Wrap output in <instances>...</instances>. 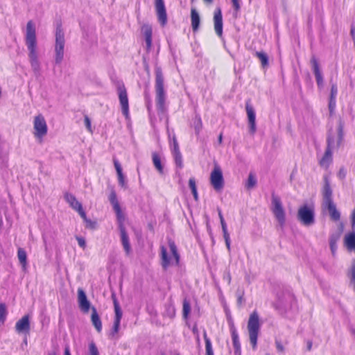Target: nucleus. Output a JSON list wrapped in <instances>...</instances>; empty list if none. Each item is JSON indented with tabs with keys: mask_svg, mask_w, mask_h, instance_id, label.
<instances>
[{
	"mask_svg": "<svg viewBox=\"0 0 355 355\" xmlns=\"http://www.w3.org/2000/svg\"><path fill=\"white\" fill-rule=\"evenodd\" d=\"M155 101L160 112L165 110L166 92L164 87V76L159 67L155 69Z\"/></svg>",
	"mask_w": 355,
	"mask_h": 355,
	"instance_id": "7ed1b4c3",
	"label": "nucleus"
},
{
	"mask_svg": "<svg viewBox=\"0 0 355 355\" xmlns=\"http://www.w3.org/2000/svg\"><path fill=\"white\" fill-rule=\"evenodd\" d=\"M17 257L22 268L26 269L27 266V254L24 249L21 248H18Z\"/></svg>",
	"mask_w": 355,
	"mask_h": 355,
	"instance_id": "cd10ccee",
	"label": "nucleus"
},
{
	"mask_svg": "<svg viewBox=\"0 0 355 355\" xmlns=\"http://www.w3.org/2000/svg\"><path fill=\"white\" fill-rule=\"evenodd\" d=\"M347 276L349 278L350 284L353 285L355 289V258L352 261L350 268L347 272Z\"/></svg>",
	"mask_w": 355,
	"mask_h": 355,
	"instance_id": "c756f323",
	"label": "nucleus"
},
{
	"mask_svg": "<svg viewBox=\"0 0 355 355\" xmlns=\"http://www.w3.org/2000/svg\"><path fill=\"white\" fill-rule=\"evenodd\" d=\"M256 56L259 59L263 67H266L268 65V58L266 53L264 52H256Z\"/></svg>",
	"mask_w": 355,
	"mask_h": 355,
	"instance_id": "f704fd0d",
	"label": "nucleus"
},
{
	"mask_svg": "<svg viewBox=\"0 0 355 355\" xmlns=\"http://www.w3.org/2000/svg\"><path fill=\"white\" fill-rule=\"evenodd\" d=\"M189 188L191 190V192H192V194L193 196L194 200L196 201H198V191H197L196 180H195V179L193 178H191L189 179Z\"/></svg>",
	"mask_w": 355,
	"mask_h": 355,
	"instance_id": "72a5a7b5",
	"label": "nucleus"
},
{
	"mask_svg": "<svg viewBox=\"0 0 355 355\" xmlns=\"http://www.w3.org/2000/svg\"><path fill=\"white\" fill-rule=\"evenodd\" d=\"M214 22L215 32L220 37L223 34V17L220 8H216L214 12Z\"/></svg>",
	"mask_w": 355,
	"mask_h": 355,
	"instance_id": "a211bd4d",
	"label": "nucleus"
},
{
	"mask_svg": "<svg viewBox=\"0 0 355 355\" xmlns=\"http://www.w3.org/2000/svg\"><path fill=\"white\" fill-rule=\"evenodd\" d=\"M112 298L113 300V304H114V309L120 308L119 304V302L117 301V299H116V297L114 294H112Z\"/></svg>",
	"mask_w": 355,
	"mask_h": 355,
	"instance_id": "603ef678",
	"label": "nucleus"
},
{
	"mask_svg": "<svg viewBox=\"0 0 355 355\" xmlns=\"http://www.w3.org/2000/svg\"><path fill=\"white\" fill-rule=\"evenodd\" d=\"M343 123L340 121L336 134L330 133L327 139V147L323 157L320 161L322 167L327 168L332 161V150L338 148L343 138Z\"/></svg>",
	"mask_w": 355,
	"mask_h": 355,
	"instance_id": "f03ea898",
	"label": "nucleus"
},
{
	"mask_svg": "<svg viewBox=\"0 0 355 355\" xmlns=\"http://www.w3.org/2000/svg\"><path fill=\"white\" fill-rule=\"evenodd\" d=\"M270 210L277 221L279 226L283 228L285 226L286 220V211L281 198L275 194L272 195Z\"/></svg>",
	"mask_w": 355,
	"mask_h": 355,
	"instance_id": "423d86ee",
	"label": "nucleus"
},
{
	"mask_svg": "<svg viewBox=\"0 0 355 355\" xmlns=\"http://www.w3.org/2000/svg\"><path fill=\"white\" fill-rule=\"evenodd\" d=\"M25 42L28 50V58L31 65L34 70L39 68V61L37 52V37L35 24L32 20L27 22Z\"/></svg>",
	"mask_w": 355,
	"mask_h": 355,
	"instance_id": "f257e3e1",
	"label": "nucleus"
},
{
	"mask_svg": "<svg viewBox=\"0 0 355 355\" xmlns=\"http://www.w3.org/2000/svg\"><path fill=\"white\" fill-rule=\"evenodd\" d=\"M223 238L225 239V245L228 250V251H230L231 250V242H230V234H227V235H224L223 236Z\"/></svg>",
	"mask_w": 355,
	"mask_h": 355,
	"instance_id": "49530a36",
	"label": "nucleus"
},
{
	"mask_svg": "<svg viewBox=\"0 0 355 355\" xmlns=\"http://www.w3.org/2000/svg\"><path fill=\"white\" fill-rule=\"evenodd\" d=\"M78 301L79 307L85 313L89 311V302L87 299L86 294L83 289L79 288L78 289Z\"/></svg>",
	"mask_w": 355,
	"mask_h": 355,
	"instance_id": "6ab92c4d",
	"label": "nucleus"
},
{
	"mask_svg": "<svg viewBox=\"0 0 355 355\" xmlns=\"http://www.w3.org/2000/svg\"><path fill=\"white\" fill-rule=\"evenodd\" d=\"M275 345L277 347V349L279 352L283 353L284 352V347L282 344V343L279 340L275 341Z\"/></svg>",
	"mask_w": 355,
	"mask_h": 355,
	"instance_id": "de8ad7c7",
	"label": "nucleus"
},
{
	"mask_svg": "<svg viewBox=\"0 0 355 355\" xmlns=\"http://www.w3.org/2000/svg\"><path fill=\"white\" fill-rule=\"evenodd\" d=\"M234 8L236 10H239L240 9L239 0H232Z\"/></svg>",
	"mask_w": 355,
	"mask_h": 355,
	"instance_id": "864d4df0",
	"label": "nucleus"
},
{
	"mask_svg": "<svg viewBox=\"0 0 355 355\" xmlns=\"http://www.w3.org/2000/svg\"><path fill=\"white\" fill-rule=\"evenodd\" d=\"M245 110L248 116L250 132L254 135L257 130L255 111L249 103H247L245 105Z\"/></svg>",
	"mask_w": 355,
	"mask_h": 355,
	"instance_id": "dca6fc26",
	"label": "nucleus"
},
{
	"mask_svg": "<svg viewBox=\"0 0 355 355\" xmlns=\"http://www.w3.org/2000/svg\"><path fill=\"white\" fill-rule=\"evenodd\" d=\"M85 126L89 129V116H85Z\"/></svg>",
	"mask_w": 355,
	"mask_h": 355,
	"instance_id": "6e6d98bb",
	"label": "nucleus"
},
{
	"mask_svg": "<svg viewBox=\"0 0 355 355\" xmlns=\"http://www.w3.org/2000/svg\"><path fill=\"white\" fill-rule=\"evenodd\" d=\"M338 175H339L340 178H343L345 176V171H344L343 170H342V169H341V170H340L339 173H338Z\"/></svg>",
	"mask_w": 355,
	"mask_h": 355,
	"instance_id": "4d7b16f0",
	"label": "nucleus"
},
{
	"mask_svg": "<svg viewBox=\"0 0 355 355\" xmlns=\"http://www.w3.org/2000/svg\"><path fill=\"white\" fill-rule=\"evenodd\" d=\"M297 220L305 227L312 226L315 223V209L313 205H303L297 212Z\"/></svg>",
	"mask_w": 355,
	"mask_h": 355,
	"instance_id": "39448f33",
	"label": "nucleus"
},
{
	"mask_svg": "<svg viewBox=\"0 0 355 355\" xmlns=\"http://www.w3.org/2000/svg\"><path fill=\"white\" fill-rule=\"evenodd\" d=\"M311 343H309V345H308V349H309V350H310V349H311Z\"/></svg>",
	"mask_w": 355,
	"mask_h": 355,
	"instance_id": "338daca9",
	"label": "nucleus"
},
{
	"mask_svg": "<svg viewBox=\"0 0 355 355\" xmlns=\"http://www.w3.org/2000/svg\"><path fill=\"white\" fill-rule=\"evenodd\" d=\"M120 322H119V321L114 320V324H113V328H112V335L118 333V331L119 330Z\"/></svg>",
	"mask_w": 355,
	"mask_h": 355,
	"instance_id": "c03bdc74",
	"label": "nucleus"
},
{
	"mask_svg": "<svg viewBox=\"0 0 355 355\" xmlns=\"http://www.w3.org/2000/svg\"><path fill=\"white\" fill-rule=\"evenodd\" d=\"M232 341L234 347L235 349V355H241V347L239 340V336L235 331L232 333Z\"/></svg>",
	"mask_w": 355,
	"mask_h": 355,
	"instance_id": "7c9ffc66",
	"label": "nucleus"
},
{
	"mask_svg": "<svg viewBox=\"0 0 355 355\" xmlns=\"http://www.w3.org/2000/svg\"><path fill=\"white\" fill-rule=\"evenodd\" d=\"M8 315L6 305L0 303V323L3 324Z\"/></svg>",
	"mask_w": 355,
	"mask_h": 355,
	"instance_id": "c9c22d12",
	"label": "nucleus"
},
{
	"mask_svg": "<svg viewBox=\"0 0 355 355\" xmlns=\"http://www.w3.org/2000/svg\"><path fill=\"white\" fill-rule=\"evenodd\" d=\"M77 241H78V245L82 247V248H85L86 246V242L85 241L84 239L81 238V237H77Z\"/></svg>",
	"mask_w": 355,
	"mask_h": 355,
	"instance_id": "3c124183",
	"label": "nucleus"
},
{
	"mask_svg": "<svg viewBox=\"0 0 355 355\" xmlns=\"http://www.w3.org/2000/svg\"><path fill=\"white\" fill-rule=\"evenodd\" d=\"M177 151H180L179 146L175 137H173L172 143V153Z\"/></svg>",
	"mask_w": 355,
	"mask_h": 355,
	"instance_id": "79ce46f5",
	"label": "nucleus"
},
{
	"mask_svg": "<svg viewBox=\"0 0 355 355\" xmlns=\"http://www.w3.org/2000/svg\"><path fill=\"white\" fill-rule=\"evenodd\" d=\"M190 304L189 302L184 300L183 302V316L187 318L190 312Z\"/></svg>",
	"mask_w": 355,
	"mask_h": 355,
	"instance_id": "58836bf2",
	"label": "nucleus"
},
{
	"mask_svg": "<svg viewBox=\"0 0 355 355\" xmlns=\"http://www.w3.org/2000/svg\"><path fill=\"white\" fill-rule=\"evenodd\" d=\"M257 184V180L254 175L252 173H250L248 178V181L246 184L247 189H250L254 188Z\"/></svg>",
	"mask_w": 355,
	"mask_h": 355,
	"instance_id": "4c0bfd02",
	"label": "nucleus"
},
{
	"mask_svg": "<svg viewBox=\"0 0 355 355\" xmlns=\"http://www.w3.org/2000/svg\"><path fill=\"white\" fill-rule=\"evenodd\" d=\"M324 184L322 189V194L323 197V205L333 202L332 189L329 178L327 175L323 178Z\"/></svg>",
	"mask_w": 355,
	"mask_h": 355,
	"instance_id": "2eb2a0df",
	"label": "nucleus"
},
{
	"mask_svg": "<svg viewBox=\"0 0 355 355\" xmlns=\"http://www.w3.org/2000/svg\"><path fill=\"white\" fill-rule=\"evenodd\" d=\"M170 255L164 246L161 247V264L164 269L173 265H178L180 260V256L178 253L177 248L175 243L172 241L168 242Z\"/></svg>",
	"mask_w": 355,
	"mask_h": 355,
	"instance_id": "20e7f679",
	"label": "nucleus"
},
{
	"mask_svg": "<svg viewBox=\"0 0 355 355\" xmlns=\"http://www.w3.org/2000/svg\"><path fill=\"white\" fill-rule=\"evenodd\" d=\"M222 139H223V136H222V135L220 134V135H219V137H218V141H219L220 143H221V142H222Z\"/></svg>",
	"mask_w": 355,
	"mask_h": 355,
	"instance_id": "680f3d73",
	"label": "nucleus"
},
{
	"mask_svg": "<svg viewBox=\"0 0 355 355\" xmlns=\"http://www.w3.org/2000/svg\"><path fill=\"white\" fill-rule=\"evenodd\" d=\"M203 1L207 3H211L213 2V0H203Z\"/></svg>",
	"mask_w": 355,
	"mask_h": 355,
	"instance_id": "0e129e2a",
	"label": "nucleus"
},
{
	"mask_svg": "<svg viewBox=\"0 0 355 355\" xmlns=\"http://www.w3.org/2000/svg\"><path fill=\"white\" fill-rule=\"evenodd\" d=\"M336 107V99H329V109L330 114H332Z\"/></svg>",
	"mask_w": 355,
	"mask_h": 355,
	"instance_id": "37998d69",
	"label": "nucleus"
},
{
	"mask_svg": "<svg viewBox=\"0 0 355 355\" xmlns=\"http://www.w3.org/2000/svg\"><path fill=\"white\" fill-rule=\"evenodd\" d=\"M338 92L337 86L334 84L331 87V94H330V99H336V95Z\"/></svg>",
	"mask_w": 355,
	"mask_h": 355,
	"instance_id": "ea45409f",
	"label": "nucleus"
},
{
	"mask_svg": "<svg viewBox=\"0 0 355 355\" xmlns=\"http://www.w3.org/2000/svg\"><path fill=\"white\" fill-rule=\"evenodd\" d=\"M114 313H115V318H114V320L115 321H119L121 322V319L122 318V311L121 309V308H119V309H114Z\"/></svg>",
	"mask_w": 355,
	"mask_h": 355,
	"instance_id": "a19ab883",
	"label": "nucleus"
},
{
	"mask_svg": "<svg viewBox=\"0 0 355 355\" xmlns=\"http://www.w3.org/2000/svg\"><path fill=\"white\" fill-rule=\"evenodd\" d=\"M172 153H173V155L174 157L175 164L180 168H182L183 166V163H182V155H181L180 151L173 152Z\"/></svg>",
	"mask_w": 355,
	"mask_h": 355,
	"instance_id": "e433bc0d",
	"label": "nucleus"
},
{
	"mask_svg": "<svg viewBox=\"0 0 355 355\" xmlns=\"http://www.w3.org/2000/svg\"><path fill=\"white\" fill-rule=\"evenodd\" d=\"M119 223V228L120 231V235H121V241L122 243V245L123 247L124 250L125 251L126 254H129L131 251V247L129 242V237L128 235L125 231V228L124 226V219L117 220Z\"/></svg>",
	"mask_w": 355,
	"mask_h": 355,
	"instance_id": "4468645a",
	"label": "nucleus"
},
{
	"mask_svg": "<svg viewBox=\"0 0 355 355\" xmlns=\"http://www.w3.org/2000/svg\"><path fill=\"white\" fill-rule=\"evenodd\" d=\"M64 355H71L70 348L69 345L65 346Z\"/></svg>",
	"mask_w": 355,
	"mask_h": 355,
	"instance_id": "5fc2aeb1",
	"label": "nucleus"
},
{
	"mask_svg": "<svg viewBox=\"0 0 355 355\" xmlns=\"http://www.w3.org/2000/svg\"><path fill=\"white\" fill-rule=\"evenodd\" d=\"M220 224H221V227H222L223 236L229 234V233L227 232V225H226V223L225 222V220H222V221H220Z\"/></svg>",
	"mask_w": 355,
	"mask_h": 355,
	"instance_id": "09e8293b",
	"label": "nucleus"
},
{
	"mask_svg": "<svg viewBox=\"0 0 355 355\" xmlns=\"http://www.w3.org/2000/svg\"><path fill=\"white\" fill-rule=\"evenodd\" d=\"M203 337L205 342V352L206 355H214V351L210 339L207 337V333L205 331L203 333Z\"/></svg>",
	"mask_w": 355,
	"mask_h": 355,
	"instance_id": "c85d7f7f",
	"label": "nucleus"
},
{
	"mask_svg": "<svg viewBox=\"0 0 355 355\" xmlns=\"http://www.w3.org/2000/svg\"><path fill=\"white\" fill-rule=\"evenodd\" d=\"M311 63L313 67V72L316 78V81L318 85H320L322 83L323 78L322 76V73L320 70L319 64L318 62L317 59L315 56H313L311 59Z\"/></svg>",
	"mask_w": 355,
	"mask_h": 355,
	"instance_id": "393cba45",
	"label": "nucleus"
},
{
	"mask_svg": "<svg viewBox=\"0 0 355 355\" xmlns=\"http://www.w3.org/2000/svg\"><path fill=\"white\" fill-rule=\"evenodd\" d=\"M90 309H92V315H91V321L95 329L98 333H101L102 331V322L98 315L96 309L94 307H92L90 306Z\"/></svg>",
	"mask_w": 355,
	"mask_h": 355,
	"instance_id": "4be33fe9",
	"label": "nucleus"
},
{
	"mask_svg": "<svg viewBox=\"0 0 355 355\" xmlns=\"http://www.w3.org/2000/svg\"><path fill=\"white\" fill-rule=\"evenodd\" d=\"M155 8L158 21L164 26L167 24V13L164 0H155Z\"/></svg>",
	"mask_w": 355,
	"mask_h": 355,
	"instance_id": "9b49d317",
	"label": "nucleus"
},
{
	"mask_svg": "<svg viewBox=\"0 0 355 355\" xmlns=\"http://www.w3.org/2000/svg\"><path fill=\"white\" fill-rule=\"evenodd\" d=\"M225 279L227 282L228 284H230V282H231V276H230V274L228 272L226 276H225Z\"/></svg>",
	"mask_w": 355,
	"mask_h": 355,
	"instance_id": "13d9d810",
	"label": "nucleus"
},
{
	"mask_svg": "<svg viewBox=\"0 0 355 355\" xmlns=\"http://www.w3.org/2000/svg\"><path fill=\"white\" fill-rule=\"evenodd\" d=\"M118 94L122 112L128 118L129 115V103L127 92L124 86H120L118 88Z\"/></svg>",
	"mask_w": 355,
	"mask_h": 355,
	"instance_id": "f8f14e48",
	"label": "nucleus"
},
{
	"mask_svg": "<svg viewBox=\"0 0 355 355\" xmlns=\"http://www.w3.org/2000/svg\"><path fill=\"white\" fill-rule=\"evenodd\" d=\"M191 20L192 28L193 31H196L199 28L200 19L199 13L196 8H192L191 10Z\"/></svg>",
	"mask_w": 355,
	"mask_h": 355,
	"instance_id": "bb28decb",
	"label": "nucleus"
},
{
	"mask_svg": "<svg viewBox=\"0 0 355 355\" xmlns=\"http://www.w3.org/2000/svg\"><path fill=\"white\" fill-rule=\"evenodd\" d=\"M153 162L155 167L157 168V170L160 173H163V167L161 164V159L157 153H153Z\"/></svg>",
	"mask_w": 355,
	"mask_h": 355,
	"instance_id": "2f4dec72",
	"label": "nucleus"
},
{
	"mask_svg": "<svg viewBox=\"0 0 355 355\" xmlns=\"http://www.w3.org/2000/svg\"><path fill=\"white\" fill-rule=\"evenodd\" d=\"M141 32L145 37V41L146 44V49L148 50L151 49L152 46V27L149 24H144L141 26Z\"/></svg>",
	"mask_w": 355,
	"mask_h": 355,
	"instance_id": "412c9836",
	"label": "nucleus"
},
{
	"mask_svg": "<svg viewBox=\"0 0 355 355\" xmlns=\"http://www.w3.org/2000/svg\"><path fill=\"white\" fill-rule=\"evenodd\" d=\"M109 199H110L111 204L113 206L114 210L115 211V212L116 214L117 220L124 219L125 217L121 211V208H120L119 202L117 200L116 194L115 191H111L110 196H109Z\"/></svg>",
	"mask_w": 355,
	"mask_h": 355,
	"instance_id": "aec40b11",
	"label": "nucleus"
},
{
	"mask_svg": "<svg viewBox=\"0 0 355 355\" xmlns=\"http://www.w3.org/2000/svg\"><path fill=\"white\" fill-rule=\"evenodd\" d=\"M49 355H57L55 352H51Z\"/></svg>",
	"mask_w": 355,
	"mask_h": 355,
	"instance_id": "774afa93",
	"label": "nucleus"
},
{
	"mask_svg": "<svg viewBox=\"0 0 355 355\" xmlns=\"http://www.w3.org/2000/svg\"><path fill=\"white\" fill-rule=\"evenodd\" d=\"M64 33L62 28L61 22L57 24L55 31V60L57 64L61 63L64 58Z\"/></svg>",
	"mask_w": 355,
	"mask_h": 355,
	"instance_id": "6e6552de",
	"label": "nucleus"
},
{
	"mask_svg": "<svg viewBox=\"0 0 355 355\" xmlns=\"http://www.w3.org/2000/svg\"><path fill=\"white\" fill-rule=\"evenodd\" d=\"M350 35L352 37L354 44L355 46V24H352L351 26Z\"/></svg>",
	"mask_w": 355,
	"mask_h": 355,
	"instance_id": "8fccbe9b",
	"label": "nucleus"
},
{
	"mask_svg": "<svg viewBox=\"0 0 355 355\" xmlns=\"http://www.w3.org/2000/svg\"><path fill=\"white\" fill-rule=\"evenodd\" d=\"M48 126L44 116L41 114L35 116L33 119V132L35 138L39 143L43 142L44 137L47 135Z\"/></svg>",
	"mask_w": 355,
	"mask_h": 355,
	"instance_id": "1a4fd4ad",
	"label": "nucleus"
},
{
	"mask_svg": "<svg viewBox=\"0 0 355 355\" xmlns=\"http://www.w3.org/2000/svg\"><path fill=\"white\" fill-rule=\"evenodd\" d=\"M248 330L250 343L254 349L257 347L258 334L260 330L259 315L256 311L252 313L248 322Z\"/></svg>",
	"mask_w": 355,
	"mask_h": 355,
	"instance_id": "0eeeda50",
	"label": "nucleus"
},
{
	"mask_svg": "<svg viewBox=\"0 0 355 355\" xmlns=\"http://www.w3.org/2000/svg\"><path fill=\"white\" fill-rule=\"evenodd\" d=\"M323 205L328 209L330 217L333 220L336 221L340 219V212L337 210L336 205L334 203V202H329Z\"/></svg>",
	"mask_w": 355,
	"mask_h": 355,
	"instance_id": "a878e982",
	"label": "nucleus"
},
{
	"mask_svg": "<svg viewBox=\"0 0 355 355\" xmlns=\"http://www.w3.org/2000/svg\"><path fill=\"white\" fill-rule=\"evenodd\" d=\"M114 168L116 171L117 178H118L119 185L121 187L126 189L127 184H126V182H125V178L124 175L123 174L122 168H121L120 163L119 162L118 160L114 159Z\"/></svg>",
	"mask_w": 355,
	"mask_h": 355,
	"instance_id": "5701e85b",
	"label": "nucleus"
},
{
	"mask_svg": "<svg viewBox=\"0 0 355 355\" xmlns=\"http://www.w3.org/2000/svg\"><path fill=\"white\" fill-rule=\"evenodd\" d=\"M210 183L216 191H220L224 187L222 170L218 165L214 166L210 174Z\"/></svg>",
	"mask_w": 355,
	"mask_h": 355,
	"instance_id": "9d476101",
	"label": "nucleus"
},
{
	"mask_svg": "<svg viewBox=\"0 0 355 355\" xmlns=\"http://www.w3.org/2000/svg\"><path fill=\"white\" fill-rule=\"evenodd\" d=\"M352 220L353 225H355V208L352 214Z\"/></svg>",
	"mask_w": 355,
	"mask_h": 355,
	"instance_id": "bf43d9fd",
	"label": "nucleus"
},
{
	"mask_svg": "<svg viewBox=\"0 0 355 355\" xmlns=\"http://www.w3.org/2000/svg\"><path fill=\"white\" fill-rule=\"evenodd\" d=\"M64 198L66 201L69 204V205L76 211H77L80 216L86 221L87 216L86 213L84 211L81 204L76 199L75 196L71 193H67L64 195Z\"/></svg>",
	"mask_w": 355,
	"mask_h": 355,
	"instance_id": "ddd939ff",
	"label": "nucleus"
},
{
	"mask_svg": "<svg viewBox=\"0 0 355 355\" xmlns=\"http://www.w3.org/2000/svg\"><path fill=\"white\" fill-rule=\"evenodd\" d=\"M344 245L349 251L355 252V232L347 234L345 236Z\"/></svg>",
	"mask_w": 355,
	"mask_h": 355,
	"instance_id": "b1692460",
	"label": "nucleus"
},
{
	"mask_svg": "<svg viewBox=\"0 0 355 355\" xmlns=\"http://www.w3.org/2000/svg\"><path fill=\"white\" fill-rule=\"evenodd\" d=\"M238 302H239V303H241V302H242V297L241 296L238 298Z\"/></svg>",
	"mask_w": 355,
	"mask_h": 355,
	"instance_id": "69168bd1",
	"label": "nucleus"
},
{
	"mask_svg": "<svg viewBox=\"0 0 355 355\" xmlns=\"http://www.w3.org/2000/svg\"><path fill=\"white\" fill-rule=\"evenodd\" d=\"M339 239L338 235H332L329 239V245L333 255H335L337 250V241Z\"/></svg>",
	"mask_w": 355,
	"mask_h": 355,
	"instance_id": "473e14b6",
	"label": "nucleus"
},
{
	"mask_svg": "<svg viewBox=\"0 0 355 355\" xmlns=\"http://www.w3.org/2000/svg\"><path fill=\"white\" fill-rule=\"evenodd\" d=\"M15 330L18 333L26 332L28 333L30 331V320L29 315H25L15 324Z\"/></svg>",
	"mask_w": 355,
	"mask_h": 355,
	"instance_id": "f3484780",
	"label": "nucleus"
},
{
	"mask_svg": "<svg viewBox=\"0 0 355 355\" xmlns=\"http://www.w3.org/2000/svg\"><path fill=\"white\" fill-rule=\"evenodd\" d=\"M90 355H99L98 350L94 343H90Z\"/></svg>",
	"mask_w": 355,
	"mask_h": 355,
	"instance_id": "a18cd8bd",
	"label": "nucleus"
},
{
	"mask_svg": "<svg viewBox=\"0 0 355 355\" xmlns=\"http://www.w3.org/2000/svg\"><path fill=\"white\" fill-rule=\"evenodd\" d=\"M193 333H194V334H198V329H197V328H196V327H193Z\"/></svg>",
	"mask_w": 355,
	"mask_h": 355,
	"instance_id": "e2e57ef3",
	"label": "nucleus"
},
{
	"mask_svg": "<svg viewBox=\"0 0 355 355\" xmlns=\"http://www.w3.org/2000/svg\"><path fill=\"white\" fill-rule=\"evenodd\" d=\"M218 216L220 218V221L224 220V218H223V214H222L220 210H218Z\"/></svg>",
	"mask_w": 355,
	"mask_h": 355,
	"instance_id": "052dcab7",
	"label": "nucleus"
}]
</instances>
